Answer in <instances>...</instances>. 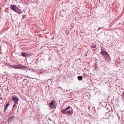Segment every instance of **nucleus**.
Here are the masks:
<instances>
[{
	"label": "nucleus",
	"mask_w": 124,
	"mask_h": 124,
	"mask_svg": "<svg viewBox=\"0 0 124 124\" xmlns=\"http://www.w3.org/2000/svg\"><path fill=\"white\" fill-rule=\"evenodd\" d=\"M27 66L22 64L19 65V69L22 70H25L27 69Z\"/></svg>",
	"instance_id": "1"
},
{
	"label": "nucleus",
	"mask_w": 124,
	"mask_h": 124,
	"mask_svg": "<svg viewBox=\"0 0 124 124\" xmlns=\"http://www.w3.org/2000/svg\"><path fill=\"white\" fill-rule=\"evenodd\" d=\"M101 53L102 55L104 56V57L108 54L106 51L104 50H102L101 52Z\"/></svg>",
	"instance_id": "2"
},
{
	"label": "nucleus",
	"mask_w": 124,
	"mask_h": 124,
	"mask_svg": "<svg viewBox=\"0 0 124 124\" xmlns=\"http://www.w3.org/2000/svg\"><path fill=\"white\" fill-rule=\"evenodd\" d=\"M12 100L16 103H17L19 99L18 97H12Z\"/></svg>",
	"instance_id": "3"
},
{
	"label": "nucleus",
	"mask_w": 124,
	"mask_h": 124,
	"mask_svg": "<svg viewBox=\"0 0 124 124\" xmlns=\"http://www.w3.org/2000/svg\"><path fill=\"white\" fill-rule=\"evenodd\" d=\"M70 108V107L69 106L67 107L66 108L63 109L61 111V112L64 114H66V111L69 109Z\"/></svg>",
	"instance_id": "4"
},
{
	"label": "nucleus",
	"mask_w": 124,
	"mask_h": 124,
	"mask_svg": "<svg viewBox=\"0 0 124 124\" xmlns=\"http://www.w3.org/2000/svg\"><path fill=\"white\" fill-rule=\"evenodd\" d=\"M10 8L12 10L15 11L16 9V6L15 5H11L10 6Z\"/></svg>",
	"instance_id": "5"
},
{
	"label": "nucleus",
	"mask_w": 124,
	"mask_h": 124,
	"mask_svg": "<svg viewBox=\"0 0 124 124\" xmlns=\"http://www.w3.org/2000/svg\"><path fill=\"white\" fill-rule=\"evenodd\" d=\"M105 59L108 61H110L111 60L110 57L109 55L108 54L106 56L104 57Z\"/></svg>",
	"instance_id": "6"
},
{
	"label": "nucleus",
	"mask_w": 124,
	"mask_h": 124,
	"mask_svg": "<svg viewBox=\"0 0 124 124\" xmlns=\"http://www.w3.org/2000/svg\"><path fill=\"white\" fill-rule=\"evenodd\" d=\"M55 105L54 101L53 100L50 103L49 106L51 108H53Z\"/></svg>",
	"instance_id": "7"
},
{
	"label": "nucleus",
	"mask_w": 124,
	"mask_h": 124,
	"mask_svg": "<svg viewBox=\"0 0 124 124\" xmlns=\"http://www.w3.org/2000/svg\"><path fill=\"white\" fill-rule=\"evenodd\" d=\"M10 66L12 68L15 69H19V65L14 64L13 65H11Z\"/></svg>",
	"instance_id": "8"
},
{
	"label": "nucleus",
	"mask_w": 124,
	"mask_h": 124,
	"mask_svg": "<svg viewBox=\"0 0 124 124\" xmlns=\"http://www.w3.org/2000/svg\"><path fill=\"white\" fill-rule=\"evenodd\" d=\"M14 118L15 117L14 116L9 118L8 119V122H11L13 121L14 120Z\"/></svg>",
	"instance_id": "9"
},
{
	"label": "nucleus",
	"mask_w": 124,
	"mask_h": 124,
	"mask_svg": "<svg viewBox=\"0 0 124 124\" xmlns=\"http://www.w3.org/2000/svg\"><path fill=\"white\" fill-rule=\"evenodd\" d=\"M15 12H17V13L21 14L22 13V12L19 9H16Z\"/></svg>",
	"instance_id": "10"
},
{
	"label": "nucleus",
	"mask_w": 124,
	"mask_h": 124,
	"mask_svg": "<svg viewBox=\"0 0 124 124\" xmlns=\"http://www.w3.org/2000/svg\"><path fill=\"white\" fill-rule=\"evenodd\" d=\"M72 112V110L71 108V110H67L66 112V114H71Z\"/></svg>",
	"instance_id": "11"
},
{
	"label": "nucleus",
	"mask_w": 124,
	"mask_h": 124,
	"mask_svg": "<svg viewBox=\"0 0 124 124\" xmlns=\"http://www.w3.org/2000/svg\"><path fill=\"white\" fill-rule=\"evenodd\" d=\"M10 105L9 104V103H7L6 105L5 106V107L4 108V112H5L6 110L7 109V107L8 106Z\"/></svg>",
	"instance_id": "12"
},
{
	"label": "nucleus",
	"mask_w": 124,
	"mask_h": 124,
	"mask_svg": "<svg viewBox=\"0 0 124 124\" xmlns=\"http://www.w3.org/2000/svg\"><path fill=\"white\" fill-rule=\"evenodd\" d=\"M22 55L23 57H26L27 56V53L24 52H22L21 54Z\"/></svg>",
	"instance_id": "13"
},
{
	"label": "nucleus",
	"mask_w": 124,
	"mask_h": 124,
	"mask_svg": "<svg viewBox=\"0 0 124 124\" xmlns=\"http://www.w3.org/2000/svg\"><path fill=\"white\" fill-rule=\"evenodd\" d=\"M27 70L28 71H30L33 72H34V71H36V70H35L34 69H32L31 68H28Z\"/></svg>",
	"instance_id": "14"
},
{
	"label": "nucleus",
	"mask_w": 124,
	"mask_h": 124,
	"mask_svg": "<svg viewBox=\"0 0 124 124\" xmlns=\"http://www.w3.org/2000/svg\"><path fill=\"white\" fill-rule=\"evenodd\" d=\"M83 78V77L81 76H79L78 77V78L79 80H81Z\"/></svg>",
	"instance_id": "15"
},
{
	"label": "nucleus",
	"mask_w": 124,
	"mask_h": 124,
	"mask_svg": "<svg viewBox=\"0 0 124 124\" xmlns=\"http://www.w3.org/2000/svg\"><path fill=\"white\" fill-rule=\"evenodd\" d=\"M91 47L92 48H95L96 47V45L95 44H93L91 46Z\"/></svg>",
	"instance_id": "16"
},
{
	"label": "nucleus",
	"mask_w": 124,
	"mask_h": 124,
	"mask_svg": "<svg viewBox=\"0 0 124 124\" xmlns=\"http://www.w3.org/2000/svg\"><path fill=\"white\" fill-rule=\"evenodd\" d=\"M16 106V104L15 103H14V105H13V109Z\"/></svg>",
	"instance_id": "17"
},
{
	"label": "nucleus",
	"mask_w": 124,
	"mask_h": 124,
	"mask_svg": "<svg viewBox=\"0 0 124 124\" xmlns=\"http://www.w3.org/2000/svg\"><path fill=\"white\" fill-rule=\"evenodd\" d=\"M89 94V93L88 92H86V95H88V94Z\"/></svg>",
	"instance_id": "18"
},
{
	"label": "nucleus",
	"mask_w": 124,
	"mask_h": 124,
	"mask_svg": "<svg viewBox=\"0 0 124 124\" xmlns=\"http://www.w3.org/2000/svg\"><path fill=\"white\" fill-rule=\"evenodd\" d=\"M36 70V71H35V72H37L38 73H39V72L37 70Z\"/></svg>",
	"instance_id": "19"
},
{
	"label": "nucleus",
	"mask_w": 124,
	"mask_h": 124,
	"mask_svg": "<svg viewBox=\"0 0 124 124\" xmlns=\"http://www.w3.org/2000/svg\"><path fill=\"white\" fill-rule=\"evenodd\" d=\"M102 103V102H101V104H102L101 103Z\"/></svg>",
	"instance_id": "20"
},
{
	"label": "nucleus",
	"mask_w": 124,
	"mask_h": 124,
	"mask_svg": "<svg viewBox=\"0 0 124 124\" xmlns=\"http://www.w3.org/2000/svg\"><path fill=\"white\" fill-rule=\"evenodd\" d=\"M123 96H124V95H123Z\"/></svg>",
	"instance_id": "21"
},
{
	"label": "nucleus",
	"mask_w": 124,
	"mask_h": 124,
	"mask_svg": "<svg viewBox=\"0 0 124 124\" xmlns=\"http://www.w3.org/2000/svg\"><path fill=\"white\" fill-rule=\"evenodd\" d=\"M104 104H106V103H105L104 102Z\"/></svg>",
	"instance_id": "22"
},
{
	"label": "nucleus",
	"mask_w": 124,
	"mask_h": 124,
	"mask_svg": "<svg viewBox=\"0 0 124 124\" xmlns=\"http://www.w3.org/2000/svg\"><path fill=\"white\" fill-rule=\"evenodd\" d=\"M59 88H61V87H59Z\"/></svg>",
	"instance_id": "23"
},
{
	"label": "nucleus",
	"mask_w": 124,
	"mask_h": 124,
	"mask_svg": "<svg viewBox=\"0 0 124 124\" xmlns=\"http://www.w3.org/2000/svg\"><path fill=\"white\" fill-rule=\"evenodd\" d=\"M61 89L62 90V89L61 88Z\"/></svg>",
	"instance_id": "24"
},
{
	"label": "nucleus",
	"mask_w": 124,
	"mask_h": 124,
	"mask_svg": "<svg viewBox=\"0 0 124 124\" xmlns=\"http://www.w3.org/2000/svg\"><path fill=\"white\" fill-rule=\"evenodd\" d=\"M86 55V56H87V54H86V55Z\"/></svg>",
	"instance_id": "25"
}]
</instances>
